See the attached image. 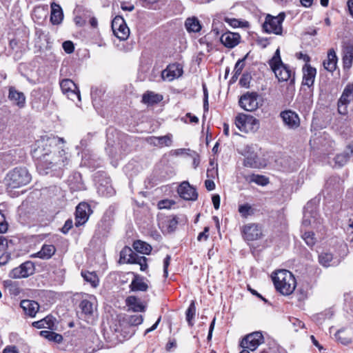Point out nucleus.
I'll use <instances>...</instances> for the list:
<instances>
[{
    "mask_svg": "<svg viewBox=\"0 0 353 353\" xmlns=\"http://www.w3.org/2000/svg\"><path fill=\"white\" fill-rule=\"evenodd\" d=\"M63 138L57 137H43L38 142V148L34 151L38 156L41 165L50 168L54 165H65L68 163V158L65 150L59 145L63 144Z\"/></svg>",
    "mask_w": 353,
    "mask_h": 353,
    "instance_id": "1",
    "label": "nucleus"
},
{
    "mask_svg": "<svg viewBox=\"0 0 353 353\" xmlns=\"http://www.w3.org/2000/svg\"><path fill=\"white\" fill-rule=\"evenodd\" d=\"M272 279L276 290L283 295L291 294L296 288L295 277L288 270H277L273 273Z\"/></svg>",
    "mask_w": 353,
    "mask_h": 353,
    "instance_id": "2",
    "label": "nucleus"
},
{
    "mask_svg": "<svg viewBox=\"0 0 353 353\" xmlns=\"http://www.w3.org/2000/svg\"><path fill=\"white\" fill-rule=\"evenodd\" d=\"M97 301L94 296L83 299L79 305L78 315L87 323L93 324L96 319Z\"/></svg>",
    "mask_w": 353,
    "mask_h": 353,
    "instance_id": "3",
    "label": "nucleus"
},
{
    "mask_svg": "<svg viewBox=\"0 0 353 353\" xmlns=\"http://www.w3.org/2000/svg\"><path fill=\"white\" fill-rule=\"evenodd\" d=\"M119 324H115L114 326H111V328L114 330L115 332L121 333L123 337L125 338L130 336L132 334L128 331L130 326H137L141 325L143 321V316L141 314H133L125 316H117Z\"/></svg>",
    "mask_w": 353,
    "mask_h": 353,
    "instance_id": "4",
    "label": "nucleus"
},
{
    "mask_svg": "<svg viewBox=\"0 0 353 353\" xmlns=\"http://www.w3.org/2000/svg\"><path fill=\"white\" fill-rule=\"evenodd\" d=\"M7 185L10 188H18L29 183L31 176L25 168H16L7 175Z\"/></svg>",
    "mask_w": 353,
    "mask_h": 353,
    "instance_id": "5",
    "label": "nucleus"
},
{
    "mask_svg": "<svg viewBox=\"0 0 353 353\" xmlns=\"http://www.w3.org/2000/svg\"><path fill=\"white\" fill-rule=\"evenodd\" d=\"M285 14L281 12L277 16L274 17L271 14H267L265 21L263 24V30L269 34L281 35L283 33L282 23L285 19Z\"/></svg>",
    "mask_w": 353,
    "mask_h": 353,
    "instance_id": "6",
    "label": "nucleus"
},
{
    "mask_svg": "<svg viewBox=\"0 0 353 353\" xmlns=\"http://www.w3.org/2000/svg\"><path fill=\"white\" fill-rule=\"evenodd\" d=\"M240 107L245 111L256 110L263 104V100L256 92H246L239 100Z\"/></svg>",
    "mask_w": 353,
    "mask_h": 353,
    "instance_id": "7",
    "label": "nucleus"
},
{
    "mask_svg": "<svg viewBox=\"0 0 353 353\" xmlns=\"http://www.w3.org/2000/svg\"><path fill=\"white\" fill-rule=\"evenodd\" d=\"M235 125L241 132H256L259 128V121L252 115L240 113L236 117Z\"/></svg>",
    "mask_w": 353,
    "mask_h": 353,
    "instance_id": "8",
    "label": "nucleus"
},
{
    "mask_svg": "<svg viewBox=\"0 0 353 353\" xmlns=\"http://www.w3.org/2000/svg\"><path fill=\"white\" fill-rule=\"evenodd\" d=\"M119 261L121 263L139 264L141 271H145L148 268L146 257L138 255L129 247L122 249Z\"/></svg>",
    "mask_w": 353,
    "mask_h": 353,
    "instance_id": "9",
    "label": "nucleus"
},
{
    "mask_svg": "<svg viewBox=\"0 0 353 353\" xmlns=\"http://www.w3.org/2000/svg\"><path fill=\"white\" fill-rule=\"evenodd\" d=\"M264 343V338L261 332H254L245 336L241 343L240 346L243 350L248 351H254L262 343Z\"/></svg>",
    "mask_w": 353,
    "mask_h": 353,
    "instance_id": "10",
    "label": "nucleus"
},
{
    "mask_svg": "<svg viewBox=\"0 0 353 353\" xmlns=\"http://www.w3.org/2000/svg\"><path fill=\"white\" fill-rule=\"evenodd\" d=\"M112 29L114 34L120 40H125L130 35V29L121 16H117L114 18L112 21Z\"/></svg>",
    "mask_w": 353,
    "mask_h": 353,
    "instance_id": "11",
    "label": "nucleus"
},
{
    "mask_svg": "<svg viewBox=\"0 0 353 353\" xmlns=\"http://www.w3.org/2000/svg\"><path fill=\"white\" fill-rule=\"evenodd\" d=\"M353 100V83H349L345 87L338 101V111L341 114L347 113V105Z\"/></svg>",
    "mask_w": 353,
    "mask_h": 353,
    "instance_id": "12",
    "label": "nucleus"
},
{
    "mask_svg": "<svg viewBox=\"0 0 353 353\" xmlns=\"http://www.w3.org/2000/svg\"><path fill=\"white\" fill-rule=\"evenodd\" d=\"M60 87L62 92L66 95L68 99L72 101L77 99L79 101H81L80 92L76 84L71 79H63L60 82Z\"/></svg>",
    "mask_w": 353,
    "mask_h": 353,
    "instance_id": "13",
    "label": "nucleus"
},
{
    "mask_svg": "<svg viewBox=\"0 0 353 353\" xmlns=\"http://www.w3.org/2000/svg\"><path fill=\"white\" fill-rule=\"evenodd\" d=\"M34 272V265L32 261H28L19 267L12 270L10 276L13 279L26 278L32 275Z\"/></svg>",
    "mask_w": 353,
    "mask_h": 353,
    "instance_id": "14",
    "label": "nucleus"
},
{
    "mask_svg": "<svg viewBox=\"0 0 353 353\" xmlns=\"http://www.w3.org/2000/svg\"><path fill=\"white\" fill-rule=\"evenodd\" d=\"M270 68L279 81H294V74L287 65L281 63Z\"/></svg>",
    "mask_w": 353,
    "mask_h": 353,
    "instance_id": "15",
    "label": "nucleus"
},
{
    "mask_svg": "<svg viewBox=\"0 0 353 353\" xmlns=\"http://www.w3.org/2000/svg\"><path fill=\"white\" fill-rule=\"evenodd\" d=\"M242 234L245 240L253 241L262 236V230L256 223H248L243 227Z\"/></svg>",
    "mask_w": 353,
    "mask_h": 353,
    "instance_id": "16",
    "label": "nucleus"
},
{
    "mask_svg": "<svg viewBox=\"0 0 353 353\" xmlns=\"http://www.w3.org/2000/svg\"><path fill=\"white\" fill-rule=\"evenodd\" d=\"M183 67L179 63H172L167 66L161 72V77L164 81H172L178 79L183 74Z\"/></svg>",
    "mask_w": 353,
    "mask_h": 353,
    "instance_id": "17",
    "label": "nucleus"
},
{
    "mask_svg": "<svg viewBox=\"0 0 353 353\" xmlns=\"http://www.w3.org/2000/svg\"><path fill=\"white\" fill-rule=\"evenodd\" d=\"M179 196L187 201H196L198 198L196 190L188 181H183L177 190Z\"/></svg>",
    "mask_w": 353,
    "mask_h": 353,
    "instance_id": "18",
    "label": "nucleus"
},
{
    "mask_svg": "<svg viewBox=\"0 0 353 353\" xmlns=\"http://www.w3.org/2000/svg\"><path fill=\"white\" fill-rule=\"evenodd\" d=\"M285 125L290 129H296L300 125V119L297 113L291 110H286L280 113Z\"/></svg>",
    "mask_w": 353,
    "mask_h": 353,
    "instance_id": "19",
    "label": "nucleus"
},
{
    "mask_svg": "<svg viewBox=\"0 0 353 353\" xmlns=\"http://www.w3.org/2000/svg\"><path fill=\"white\" fill-rule=\"evenodd\" d=\"M90 207L86 203H80L76 208L75 225L81 226L85 223L90 213Z\"/></svg>",
    "mask_w": 353,
    "mask_h": 353,
    "instance_id": "20",
    "label": "nucleus"
},
{
    "mask_svg": "<svg viewBox=\"0 0 353 353\" xmlns=\"http://www.w3.org/2000/svg\"><path fill=\"white\" fill-rule=\"evenodd\" d=\"M8 98L19 108H23L26 105V98L24 93L17 90L14 86L9 87Z\"/></svg>",
    "mask_w": 353,
    "mask_h": 353,
    "instance_id": "21",
    "label": "nucleus"
},
{
    "mask_svg": "<svg viewBox=\"0 0 353 353\" xmlns=\"http://www.w3.org/2000/svg\"><path fill=\"white\" fill-rule=\"evenodd\" d=\"M241 37L239 34L231 32H227L221 34L220 41L223 45L228 48H233L240 42Z\"/></svg>",
    "mask_w": 353,
    "mask_h": 353,
    "instance_id": "22",
    "label": "nucleus"
},
{
    "mask_svg": "<svg viewBox=\"0 0 353 353\" xmlns=\"http://www.w3.org/2000/svg\"><path fill=\"white\" fill-rule=\"evenodd\" d=\"M20 306L25 314L30 317H34L39 310V303L32 300H22L20 303Z\"/></svg>",
    "mask_w": 353,
    "mask_h": 353,
    "instance_id": "23",
    "label": "nucleus"
},
{
    "mask_svg": "<svg viewBox=\"0 0 353 353\" xmlns=\"http://www.w3.org/2000/svg\"><path fill=\"white\" fill-rule=\"evenodd\" d=\"M316 70L310 65L305 64L303 68V84L312 86L314 84Z\"/></svg>",
    "mask_w": 353,
    "mask_h": 353,
    "instance_id": "24",
    "label": "nucleus"
},
{
    "mask_svg": "<svg viewBox=\"0 0 353 353\" xmlns=\"http://www.w3.org/2000/svg\"><path fill=\"white\" fill-rule=\"evenodd\" d=\"M243 164L245 166L252 168H260L265 166V163L255 152L248 154L245 157Z\"/></svg>",
    "mask_w": 353,
    "mask_h": 353,
    "instance_id": "25",
    "label": "nucleus"
},
{
    "mask_svg": "<svg viewBox=\"0 0 353 353\" xmlns=\"http://www.w3.org/2000/svg\"><path fill=\"white\" fill-rule=\"evenodd\" d=\"M63 19V13L61 6L56 3H51L50 21L54 25L60 24Z\"/></svg>",
    "mask_w": 353,
    "mask_h": 353,
    "instance_id": "26",
    "label": "nucleus"
},
{
    "mask_svg": "<svg viewBox=\"0 0 353 353\" xmlns=\"http://www.w3.org/2000/svg\"><path fill=\"white\" fill-rule=\"evenodd\" d=\"M337 57L334 49L329 50L327 59L323 61L324 68L329 72H334L336 68Z\"/></svg>",
    "mask_w": 353,
    "mask_h": 353,
    "instance_id": "27",
    "label": "nucleus"
},
{
    "mask_svg": "<svg viewBox=\"0 0 353 353\" xmlns=\"http://www.w3.org/2000/svg\"><path fill=\"white\" fill-rule=\"evenodd\" d=\"M130 288L132 291L145 292L148 289V285L145 281V279L139 275H134L132 281Z\"/></svg>",
    "mask_w": 353,
    "mask_h": 353,
    "instance_id": "28",
    "label": "nucleus"
},
{
    "mask_svg": "<svg viewBox=\"0 0 353 353\" xmlns=\"http://www.w3.org/2000/svg\"><path fill=\"white\" fill-rule=\"evenodd\" d=\"M163 100V96L152 91H147L143 94L142 102L148 105L157 103Z\"/></svg>",
    "mask_w": 353,
    "mask_h": 353,
    "instance_id": "29",
    "label": "nucleus"
},
{
    "mask_svg": "<svg viewBox=\"0 0 353 353\" xmlns=\"http://www.w3.org/2000/svg\"><path fill=\"white\" fill-rule=\"evenodd\" d=\"M56 248L53 245H43L40 251L34 254V256L42 259H49L55 253Z\"/></svg>",
    "mask_w": 353,
    "mask_h": 353,
    "instance_id": "30",
    "label": "nucleus"
},
{
    "mask_svg": "<svg viewBox=\"0 0 353 353\" xmlns=\"http://www.w3.org/2000/svg\"><path fill=\"white\" fill-rule=\"evenodd\" d=\"M172 134H167L162 137H150V143L156 146H170L172 144Z\"/></svg>",
    "mask_w": 353,
    "mask_h": 353,
    "instance_id": "31",
    "label": "nucleus"
},
{
    "mask_svg": "<svg viewBox=\"0 0 353 353\" xmlns=\"http://www.w3.org/2000/svg\"><path fill=\"white\" fill-rule=\"evenodd\" d=\"M55 319L52 316H47L46 317L32 323V326L41 329V328H49L52 330L54 326Z\"/></svg>",
    "mask_w": 353,
    "mask_h": 353,
    "instance_id": "32",
    "label": "nucleus"
},
{
    "mask_svg": "<svg viewBox=\"0 0 353 353\" xmlns=\"http://www.w3.org/2000/svg\"><path fill=\"white\" fill-rule=\"evenodd\" d=\"M126 304L129 307V310L133 312H139L145 311V306L134 296H130L127 298Z\"/></svg>",
    "mask_w": 353,
    "mask_h": 353,
    "instance_id": "33",
    "label": "nucleus"
},
{
    "mask_svg": "<svg viewBox=\"0 0 353 353\" xmlns=\"http://www.w3.org/2000/svg\"><path fill=\"white\" fill-rule=\"evenodd\" d=\"M185 26L189 32H199L201 29L200 21L195 17L188 18L185 21Z\"/></svg>",
    "mask_w": 353,
    "mask_h": 353,
    "instance_id": "34",
    "label": "nucleus"
},
{
    "mask_svg": "<svg viewBox=\"0 0 353 353\" xmlns=\"http://www.w3.org/2000/svg\"><path fill=\"white\" fill-rule=\"evenodd\" d=\"M245 179L248 183H254L259 185H266L269 183L268 179L260 174H252L245 176Z\"/></svg>",
    "mask_w": 353,
    "mask_h": 353,
    "instance_id": "35",
    "label": "nucleus"
},
{
    "mask_svg": "<svg viewBox=\"0 0 353 353\" xmlns=\"http://www.w3.org/2000/svg\"><path fill=\"white\" fill-rule=\"evenodd\" d=\"M353 61V48L352 46H347L344 50V54L343 57V67L345 69H349L352 66Z\"/></svg>",
    "mask_w": 353,
    "mask_h": 353,
    "instance_id": "36",
    "label": "nucleus"
},
{
    "mask_svg": "<svg viewBox=\"0 0 353 353\" xmlns=\"http://www.w3.org/2000/svg\"><path fill=\"white\" fill-rule=\"evenodd\" d=\"M132 246L135 251L143 254H149L152 250L149 244L140 240L134 241Z\"/></svg>",
    "mask_w": 353,
    "mask_h": 353,
    "instance_id": "37",
    "label": "nucleus"
},
{
    "mask_svg": "<svg viewBox=\"0 0 353 353\" xmlns=\"http://www.w3.org/2000/svg\"><path fill=\"white\" fill-rule=\"evenodd\" d=\"M39 334L43 338L57 343H59L63 341V336L61 334L52 331L42 330L39 332Z\"/></svg>",
    "mask_w": 353,
    "mask_h": 353,
    "instance_id": "38",
    "label": "nucleus"
},
{
    "mask_svg": "<svg viewBox=\"0 0 353 353\" xmlns=\"http://www.w3.org/2000/svg\"><path fill=\"white\" fill-rule=\"evenodd\" d=\"M81 275L84 280L90 283L92 287L97 288L99 285V280L97 275L93 272H82Z\"/></svg>",
    "mask_w": 353,
    "mask_h": 353,
    "instance_id": "39",
    "label": "nucleus"
},
{
    "mask_svg": "<svg viewBox=\"0 0 353 353\" xmlns=\"http://www.w3.org/2000/svg\"><path fill=\"white\" fill-rule=\"evenodd\" d=\"M196 314V306L195 303L194 301L191 302L190 304L188 310H186L185 314H186V320L188 321V323L190 326H193V319L194 318Z\"/></svg>",
    "mask_w": 353,
    "mask_h": 353,
    "instance_id": "40",
    "label": "nucleus"
},
{
    "mask_svg": "<svg viewBox=\"0 0 353 353\" xmlns=\"http://www.w3.org/2000/svg\"><path fill=\"white\" fill-rule=\"evenodd\" d=\"M238 211L241 216L245 219L254 214V209L248 203L240 205Z\"/></svg>",
    "mask_w": 353,
    "mask_h": 353,
    "instance_id": "41",
    "label": "nucleus"
},
{
    "mask_svg": "<svg viewBox=\"0 0 353 353\" xmlns=\"http://www.w3.org/2000/svg\"><path fill=\"white\" fill-rule=\"evenodd\" d=\"M319 258L320 263L321 265H323V266L329 267L332 265L331 261H332L333 257H332V254L331 253H327V252L321 253L319 255Z\"/></svg>",
    "mask_w": 353,
    "mask_h": 353,
    "instance_id": "42",
    "label": "nucleus"
},
{
    "mask_svg": "<svg viewBox=\"0 0 353 353\" xmlns=\"http://www.w3.org/2000/svg\"><path fill=\"white\" fill-rule=\"evenodd\" d=\"M312 203H307L306 206L305 207V211H304V215H303V224L304 225H309L312 223V221L310 219L311 217L314 219V216H312L311 212L308 211L309 208H311Z\"/></svg>",
    "mask_w": 353,
    "mask_h": 353,
    "instance_id": "43",
    "label": "nucleus"
},
{
    "mask_svg": "<svg viewBox=\"0 0 353 353\" xmlns=\"http://www.w3.org/2000/svg\"><path fill=\"white\" fill-rule=\"evenodd\" d=\"M350 155L348 152H343L337 154L335 157V163L339 167L344 165L349 160Z\"/></svg>",
    "mask_w": 353,
    "mask_h": 353,
    "instance_id": "44",
    "label": "nucleus"
},
{
    "mask_svg": "<svg viewBox=\"0 0 353 353\" xmlns=\"http://www.w3.org/2000/svg\"><path fill=\"white\" fill-rule=\"evenodd\" d=\"M302 237L306 244L310 247L313 246L316 243L314 234L312 232H305Z\"/></svg>",
    "mask_w": 353,
    "mask_h": 353,
    "instance_id": "45",
    "label": "nucleus"
},
{
    "mask_svg": "<svg viewBox=\"0 0 353 353\" xmlns=\"http://www.w3.org/2000/svg\"><path fill=\"white\" fill-rule=\"evenodd\" d=\"M283 63L281 61V58L280 56V50L278 48L273 57L270 60L269 65L270 66H276L278 64Z\"/></svg>",
    "mask_w": 353,
    "mask_h": 353,
    "instance_id": "46",
    "label": "nucleus"
},
{
    "mask_svg": "<svg viewBox=\"0 0 353 353\" xmlns=\"http://www.w3.org/2000/svg\"><path fill=\"white\" fill-rule=\"evenodd\" d=\"M210 168H208L207 170L206 175L208 179H214L218 175V170L214 165L212 161L210 162Z\"/></svg>",
    "mask_w": 353,
    "mask_h": 353,
    "instance_id": "47",
    "label": "nucleus"
},
{
    "mask_svg": "<svg viewBox=\"0 0 353 353\" xmlns=\"http://www.w3.org/2000/svg\"><path fill=\"white\" fill-rule=\"evenodd\" d=\"M224 21L233 28L245 26L244 23L234 18L225 17Z\"/></svg>",
    "mask_w": 353,
    "mask_h": 353,
    "instance_id": "48",
    "label": "nucleus"
},
{
    "mask_svg": "<svg viewBox=\"0 0 353 353\" xmlns=\"http://www.w3.org/2000/svg\"><path fill=\"white\" fill-rule=\"evenodd\" d=\"M245 57H244L243 59H239L235 64V66H234V76H238L239 75L243 68H244V61H245Z\"/></svg>",
    "mask_w": 353,
    "mask_h": 353,
    "instance_id": "49",
    "label": "nucleus"
},
{
    "mask_svg": "<svg viewBox=\"0 0 353 353\" xmlns=\"http://www.w3.org/2000/svg\"><path fill=\"white\" fill-rule=\"evenodd\" d=\"M223 24L219 21H213L212 32H213L216 36L219 35L223 31Z\"/></svg>",
    "mask_w": 353,
    "mask_h": 353,
    "instance_id": "50",
    "label": "nucleus"
},
{
    "mask_svg": "<svg viewBox=\"0 0 353 353\" xmlns=\"http://www.w3.org/2000/svg\"><path fill=\"white\" fill-rule=\"evenodd\" d=\"M62 47H63L64 51L68 54H70V53L73 52V51L74 50V44L70 41H64L62 44Z\"/></svg>",
    "mask_w": 353,
    "mask_h": 353,
    "instance_id": "51",
    "label": "nucleus"
},
{
    "mask_svg": "<svg viewBox=\"0 0 353 353\" xmlns=\"http://www.w3.org/2000/svg\"><path fill=\"white\" fill-rule=\"evenodd\" d=\"M343 332L341 331H339L336 334V339L339 341H340L343 345H348L352 342V339L349 337L343 336Z\"/></svg>",
    "mask_w": 353,
    "mask_h": 353,
    "instance_id": "52",
    "label": "nucleus"
},
{
    "mask_svg": "<svg viewBox=\"0 0 353 353\" xmlns=\"http://www.w3.org/2000/svg\"><path fill=\"white\" fill-rule=\"evenodd\" d=\"M8 230V223L3 214L0 212V233H4Z\"/></svg>",
    "mask_w": 353,
    "mask_h": 353,
    "instance_id": "53",
    "label": "nucleus"
},
{
    "mask_svg": "<svg viewBox=\"0 0 353 353\" xmlns=\"http://www.w3.org/2000/svg\"><path fill=\"white\" fill-rule=\"evenodd\" d=\"M189 156L193 159L192 164L194 168H196L200 163V157L199 154L195 151H192L191 153L189 154Z\"/></svg>",
    "mask_w": 353,
    "mask_h": 353,
    "instance_id": "54",
    "label": "nucleus"
},
{
    "mask_svg": "<svg viewBox=\"0 0 353 353\" xmlns=\"http://www.w3.org/2000/svg\"><path fill=\"white\" fill-rule=\"evenodd\" d=\"M170 260H171L170 256L167 255L163 261V274H164L165 277H167L168 275V266L170 263Z\"/></svg>",
    "mask_w": 353,
    "mask_h": 353,
    "instance_id": "55",
    "label": "nucleus"
},
{
    "mask_svg": "<svg viewBox=\"0 0 353 353\" xmlns=\"http://www.w3.org/2000/svg\"><path fill=\"white\" fill-rule=\"evenodd\" d=\"M72 225H73V223H72V219H68L63 228H61V232L63 233V234H67L69 230L72 228Z\"/></svg>",
    "mask_w": 353,
    "mask_h": 353,
    "instance_id": "56",
    "label": "nucleus"
},
{
    "mask_svg": "<svg viewBox=\"0 0 353 353\" xmlns=\"http://www.w3.org/2000/svg\"><path fill=\"white\" fill-rule=\"evenodd\" d=\"M208 232H209V228L205 227L203 230V231L199 234L197 236V240L199 241H201L203 240L206 241L208 239Z\"/></svg>",
    "mask_w": 353,
    "mask_h": 353,
    "instance_id": "57",
    "label": "nucleus"
},
{
    "mask_svg": "<svg viewBox=\"0 0 353 353\" xmlns=\"http://www.w3.org/2000/svg\"><path fill=\"white\" fill-rule=\"evenodd\" d=\"M10 259V254L8 252H4L0 255V265H4Z\"/></svg>",
    "mask_w": 353,
    "mask_h": 353,
    "instance_id": "58",
    "label": "nucleus"
},
{
    "mask_svg": "<svg viewBox=\"0 0 353 353\" xmlns=\"http://www.w3.org/2000/svg\"><path fill=\"white\" fill-rule=\"evenodd\" d=\"M205 186L209 191L213 190L215 188V183L213 179H208L205 181Z\"/></svg>",
    "mask_w": 353,
    "mask_h": 353,
    "instance_id": "59",
    "label": "nucleus"
},
{
    "mask_svg": "<svg viewBox=\"0 0 353 353\" xmlns=\"http://www.w3.org/2000/svg\"><path fill=\"white\" fill-rule=\"evenodd\" d=\"M7 247V241L2 236H0V255L6 252Z\"/></svg>",
    "mask_w": 353,
    "mask_h": 353,
    "instance_id": "60",
    "label": "nucleus"
},
{
    "mask_svg": "<svg viewBox=\"0 0 353 353\" xmlns=\"http://www.w3.org/2000/svg\"><path fill=\"white\" fill-rule=\"evenodd\" d=\"M3 353H19V350L14 345H8L4 348Z\"/></svg>",
    "mask_w": 353,
    "mask_h": 353,
    "instance_id": "61",
    "label": "nucleus"
},
{
    "mask_svg": "<svg viewBox=\"0 0 353 353\" xmlns=\"http://www.w3.org/2000/svg\"><path fill=\"white\" fill-rule=\"evenodd\" d=\"M212 201L214 205V207L216 210H218L220 206V196L219 194H214L212 197Z\"/></svg>",
    "mask_w": 353,
    "mask_h": 353,
    "instance_id": "62",
    "label": "nucleus"
},
{
    "mask_svg": "<svg viewBox=\"0 0 353 353\" xmlns=\"http://www.w3.org/2000/svg\"><path fill=\"white\" fill-rule=\"evenodd\" d=\"M191 152H192V150H190V149L181 148V149L175 150L174 151V153L176 155H181L183 154H186L187 155L189 156V154L191 153Z\"/></svg>",
    "mask_w": 353,
    "mask_h": 353,
    "instance_id": "63",
    "label": "nucleus"
},
{
    "mask_svg": "<svg viewBox=\"0 0 353 353\" xmlns=\"http://www.w3.org/2000/svg\"><path fill=\"white\" fill-rule=\"evenodd\" d=\"M98 190H99V192L101 193L103 196H110L113 193V190H112V188L111 187H108L107 188V189H106L107 192H105L103 190V188L102 187H99Z\"/></svg>",
    "mask_w": 353,
    "mask_h": 353,
    "instance_id": "64",
    "label": "nucleus"
}]
</instances>
